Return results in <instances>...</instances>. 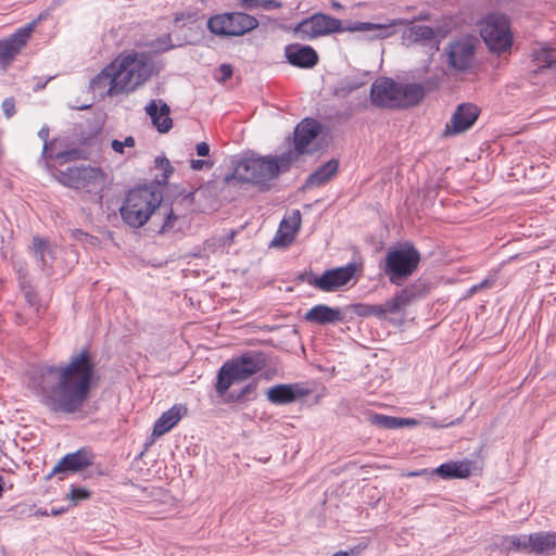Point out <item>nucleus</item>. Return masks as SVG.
<instances>
[{
  "instance_id": "nucleus-1",
  "label": "nucleus",
  "mask_w": 556,
  "mask_h": 556,
  "mask_svg": "<svg viewBox=\"0 0 556 556\" xmlns=\"http://www.w3.org/2000/svg\"><path fill=\"white\" fill-rule=\"evenodd\" d=\"M94 382V364L86 350L72 356L65 366L42 368L33 381L48 408L66 414L81 409Z\"/></svg>"
},
{
  "instance_id": "nucleus-16",
  "label": "nucleus",
  "mask_w": 556,
  "mask_h": 556,
  "mask_svg": "<svg viewBox=\"0 0 556 556\" xmlns=\"http://www.w3.org/2000/svg\"><path fill=\"white\" fill-rule=\"evenodd\" d=\"M36 23L33 22L18 29L9 39L0 41V63L5 67L25 47L30 35L35 29Z\"/></svg>"
},
{
  "instance_id": "nucleus-9",
  "label": "nucleus",
  "mask_w": 556,
  "mask_h": 556,
  "mask_svg": "<svg viewBox=\"0 0 556 556\" xmlns=\"http://www.w3.org/2000/svg\"><path fill=\"white\" fill-rule=\"evenodd\" d=\"M56 179L64 186L98 193L103 190L108 175L100 167L73 166L66 169H58Z\"/></svg>"
},
{
  "instance_id": "nucleus-14",
  "label": "nucleus",
  "mask_w": 556,
  "mask_h": 556,
  "mask_svg": "<svg viewBox=\"0 0 556 556\" xmlns=\"http://www.w3.org/2000/svg\"><path fill=\"white\" fill-rule=\"evenodd\" d=\"M479 109L471 103L459 104L453 113L450 122L445 125L443 136H455L468 130L479 116Z\"/></svg>"
},
{
  "instance_id": "nucleus-38",
  "label": "nucleus",
  "mask_w": 556,
  "mask_h": 556,
  "mask_svg": "<svg viewBox=\"0 0 556 556\" xmlns=\"http://www.w3.org/2000/svg\"><path fill=\"white\" fill-rule=\"evenodd\" d=\"M90 495L87 489L73 486L67 494V498L71 500L74 505H77L79 502L88 500Z\"/></svg>"
},
{
  "instance_id": "nucleus-47",
  "label": "nucleus",
  "mask_w": 556,
  "mask_h": 556,
  "mask_svg": "<svg viewBox=\"0 0 556 556\" xmlns=\"http://www.w3.org/2000/svg\"><path fill=\"white\" fill-rule=\"evenodd\" d=\"M261 0H238V4L245 10H254L260 8Z\"/></svg>"
},
{
  "instance_id": "nucleus-15",
  "label": "nucleus",
  "mask_w": 556,
  "mask_h": 556,
  "mask_svg": "<svg viewBox=\"0 0 556 556\" xmlns=\"http://www.w3.org/2000/svg\"><path fill=\"white\" fill-rule=\"evenodd\" d=\"M320 131V125L313 118H304L294 130V150L295 160L300 154L312 153L311 146Z\"/></svg>"
},
{
  "instance_id": "nucleus-23",
  "label": "nucleus",
  "mask_w": 556,
  "mask_h": 556,
  "mask_svg": "<svg viewBox=\"0 0 556 556\" xmlns=\"http://www.w3.org/2000/svg\"><path fill=\"white\" fill-rule=\"evenodd\" d=\"M305 394L306 392L298 384H277L269 388L266 392L267 400L277 405L292 403Z\"/></svg>"
},
{
  "instance_id": "nucleus-27",
  "label": "nucleus",
  "mask_w": 556,
  "mask_h": 556,
  "mask_svg": "<svg viewBox=\"0 0 556 556\" xmlns=\"http://www.w3.org/2000/svg\"><path fill=\"white\" fill-rule=\"evenodd\" d=\"M404 22L402 20H392L387 24H375L368 22H356L352 26L348 28L350 31H376L374 38H388L394 34L391 31V27H395L397 25H403Z\"/></svg>"
},
{
  "instance_id": "nucleus-53",
  "label": "nucleus",
  "mask_w": 556,
  "mask_h": 556,
  "mask_svg": "<svg viewBox=\"0 0 556 556\" xmlns=\"http://www.w3.org/2000/svg\"><path fill=\"white\" fill-rule=\"evenodd\" d=\"M235 235H236V232L231 231L229 235L220 238V240L223 241V244H226V243L230 242Z\"/></svg>"
},
{
  "instance_id": "nucleus-39",
  "label": "nucleus",
  "mask_w": 556,
  "mask_h": 556,
  "mask_svg": "<svg viewBox=\"0 0 556 556\" xmlns=\"http://www.w3.org/2000/svg\"><path fill=\"white\" fill-rule=\"evenodd\" d=\"M164 216V223L160 229V232H166L174 228L175 223L178 219V216L174 214L173 210L166 211L163 213Z\"/></svg>"
},
{
  "instance_id": "nucleus-20",
  "label": "nucleus",
  "mask_w": 556,
  "mask_h": 556,
  "mask_svg": "<svg viewBox=\"0 0 556 556\" xmlns=\"http://www.w3.org/2000/svg\"><path fill=\"white\" fill-rule=\"evenodd\" d=\"M146 113L150 116L152 124L162 132H168L173 127V121L169 117L170 109L162 100H151L146 106Z\"/></svg>"
},
{
  "instance_id": "nucleus-28",
  "label": "nucleus",
  "mask_w": 556,
  "mask_h": 556,
  "mask_svg": "<svg viewBox=\"0 0 556 556\" xmlns=\"http://www.w3.org/2000/svg\"><path fill=\"white\" fill-rule=\"evenodd\" d=\"M529 553L544 554L556 548V533L539 532L528 535Z\"/></svg>"
},
{
  "instance_id": "nucleus-54",
  "label": "nucleus",
  "mask_w": 556,
  "mask_h": 556,
  "mask_svg": "<svg viewBox=\"0 0 556 556\" xmlns=\"http://www.w3.org/2000/svg\"><path fill=\"white\" fill-rule=\"evenodd\" d=\"M39 136L42 138V139H46L48 137V130H45V129H41L39 131Z\"/></svg>"
},
{
  "instance_id": "nucleus-6",
  "label": "nucleus",
  "mask_w": 556,
  "mask_h": 556,
  "mask_svg": "<svg viewBox=\"0 0 556 556\" xmlns=\"http://www.w3.org/2000/svg\"><path fill=\"white\" fill-rule=\"evenodd\" d=\"M161 204V197L150 188L129 191L119 208L123 220L134 228L143 226Z\"/></svg>"
},
{
  "instance_id": "nucleus-37",
  "label": "nucleus",
  "mask_w": 556,
  "mask_h": 556,
  "mask_svg": "<svg viewBox=\"0 0 556 556\" xmlns=\"http://www.w3.org/2000/svg\"><path fill=\"white\" fill-rule=\"evenodd\" d=\"M374 425L379 426L383 429H399L401 428L400 417L387 416V415H372L370 418Z\"/></svg>"
},
{
  "instance_id": "nucleus-33",
  "label": "nucleus",
  "mask_w": 556,
  "mask_h": 556,
  "mask_svg": "<svg viewBox=\"0 0 556 556\" xmlns=\"http://www.w3.org/2000/svg\"><path fill=\"white\" fill-rule=\"evenodd\" d=\"M404 37L406 40L414 42L428 41L433 39L434 31L427 25H414L406 30Z\"/></svg>"
},
{
  "instance_id": "nucleus-3",
  "label": "nucleus",
  "mask_w": 556,
  "mask_h": 556,
  "mask_svg": "<svg viewBox=\"0 0 556 556\" xmlns=\"http://www.w3.org/2000/svg\"><path fill=\"white\" fill-rule=\"evenodd\" d=\"M111 66L119 94L134 92L149 80L154 70L151 58L140 52L121 53L111 62Z\"/></svg>"
},
{
  "instance_id": "nucleus-46",
  "label": "nucleus",
  "mask_w": 556,
  "mask_h": 556,
  "mask_svg": "<svg viewBox=\"0 0 556 556\" xmlns=\"http://www.w3.org/2000/svg\"><path fill=\"white\" fill-rule=\"evenodd\" d=\"M366 546H356L351 548L350 551H340L334 553L332 556H358L359 553L365 548Z\"/></svg>"
},
{
  "instance_id": "nucleus-5",
  "label": "nucleus",
  "mask_w": 556,
  "mask_h": 556,
  "mask_svg": "<svg viewBox=\"0 0 556 556\" xmlns=\"http://www.w3.org/2000/svg\"><path fill=\"white\" fill-rule=\"evenodd\" d=\"M425 97L419 84H399L391 78H378L370 88V101L386 109L408 108L418 104Z\"/></svg>"
},
{
  "instance_id": "nucleus-31",
  "label": "nucleus",
  "mask_w": 556,
  "mask_h": 556,
  "mask_svg": "<svg viewBox=\"0 0 556 556\" xmlns=\"http://www.w3.org/2000/svg\"><path fill=\"white\" fill-rule=\"evenodd\" d=\"M35 261L40 265L42 270L50 267L53 260V251L47 240L40 237H34L30 247Z\"/></svg>"
},
{
  "instance_id": "nucleus-10",
  "label": "nucleus",
  "mask_w": 556,
  "mask_h": 556,
  "mask_svg": "<svg viewBox=\"0 0 556 556\" xmlns=\"http://www.w3.org/2000/svg\"><path fill=\"white\" fill-rule=\"evenodd\" d=\"M480 35L495 52L507 50L513 42L508 20L500 14H490L481 22Z\"/></svg>"
},
{
  "instance_id": "nucleus-26",
  "label": "nucleus",
  "mask_w": 556,
  "mask_h": 556,
  "mask_svg": "<svg viewBox=\"0 0 556 556\" xmlns=\"http://www.w3.org/2000/svg\"><path fill=\"white\" fill-rule=\"evenodd\" d=\"M231 37H240L251 33L258 26V20L244 12H230Z\"/></svg>"
},
{
  "instance_id": "nucleus-11",
  "label": "nucleus",
  "mask_w": 556,
  "mask_h": 556,
  "mask_svg": "<svg viewBox=\"0 0 556 556\" xmlns=\"http://www.w3.org/2000/svg\"><path fill=\"white\" fill-rule=\"evenodd\" d=\"M340 20L323 13H315L303 20L293 28V34L301 40H312L317 37L342 31Z\"/></svg>"
},
{
  "instance_id": "nucleus-51",
  "label": "nucleus",
  "mask_w": 556,
  "mask_h": 556,
  "mask_svg": "<svg viewBox=\"0 0 556 556\" xmlns=\"http://www.w3.org/2000/svg\"><path fill=\"white\" fill-rule=\"evenodd\" d=\"M427 473H428L427 469H420L417 471L404 472V473H402V476H404V477H420V476H425Z\"/></svg>"
},
{
  "instance_id": "nucleus-22",
  "label": "nucleus",
  "mask_w": 556,
  "mask_h": 556,
  "mask_svg": "<svg viewBox=\"0 0 556 556\" xmlns=\"http://www.w3.org/2000/svg\"><path fill=\"white\" fill-rule=\"evenodd\" d=\"M115 81L113 67L110 63L90 81V89L101 98L116 97L119 96V92L116 90Z\"/></svg>"
},
{
  "instance_id": "nucleus-24",
  "label": "nucleus",
  "mask_w": 556,
  "mask_h": 556,
  "mask_svg": "<svg viewBox=\"0 0 556 556\" xmlns=\"http://www.w3.org/2000/svg\"><path fill=\"white\" fill-rule=\"evenodd\" d=\"M304 318L309 323L326 325L341 321L343 319V314L339 307H330L325 304H318L307 311Z\"/></svg>"
},
{
  "instance_id": "nucleus-2",
  "label": "nucleus",
  "mask_w": 556,
  "mask_h": 556,
  "mask_svg": "<svg viewBox=\"0 0 556 556\" xmlns=\"http://www.w3.org/2000/svg\"><path fill=\"white\" fill-rule=\"evenodd\" d=\"M295 161L293 152H286L279 156H251L241 160L235 176L241 180L260 187H266L269 181L287 172Z\"/></svg>"
},
{
  "instance_id": "nucleus-25",
  "label": "nucleus",
  "mask_w": 556,
  "mask_h": 556,
  "mask_svg": "<svg viewBox=\"0 0 556 556\" xmlns=\"http://www.w3.org/2000/svg\"><path fill=\"white\" fill-rule=\"evenodd\" d=\"M472 463L468 459L450 462L440 465L431 475L435 473L442 479H465L471 473Z\"/></svg>"
},
{
  "instance_id": "nucleus-48",
  "label": "nucleus",
  "mask_w": 556,
  "mask_h": 556,
  "mask_svg": "<svg viewBox=\"0 0 556 556\" xmlns=\"http://www.w3.org/2000/svg\"><path fill=\"white\" fill-rule=\"evenodd\" d=\"M260 7L265 10L279 9L281 3L278 0H261Z\"/></svg>"
},
{
  "instance_id": "nucleus-32",
  "label": "nucleus",
  "mask_w": 556,
  "mask_h": 556,
  "mask_svg": "<svg viewBox=\"0 0 556 556\" xmlns=\"http://www.w3.org/2000/svg\"><path fill=\"white\" fill-rule=\"evenodd\" d=\"M230 13L216 14L208 18L207 28L217 36L231 37Z\"/></svg>"
},
{
  "instance_id": "nucleus-56",
  "label": "nucleus",
  "mask_w": 556,
  "mask_h": 556,
  "mask_svg": "<svg viewBox=\"0 0 556 556\" xmlns=\"http://www.w3.org/2000/svg\"><path fill=\"white\" fill-rule=\"evenodd\" d=\"M62 511H63V510H52V513H51V514L55 516V515H59V514H60V513H62Z\"/></svg>"
},
{
  "instance_id": "nucleus-34",
  "label": "nucleus",
  "mask_w": 556,
  "mask_h": 556,
  "mask_svg": "<svg viewBox=\"0 0 556 556\" xmlns=\"http://www.w3.org/2000/svg\"><path fill=\"white\" fill-rule=\"evenodd\" d=\"M534 61L540 68L551 67L556 63L555 51L547 47H540L533 51Z\"/></svg>"
},
{
  "instance_id": "nucleus-8",
  "label": "nucleus",
  "mask_w": 556,
  "mask_h": 556,
  "mask_svg": "<svg viewBox=\"0 0 556 556\" xmlns=\"http://www.w3.org/2000/svg\"><path fill=\"white\" fill-rule=\"evenodd\" d=\"M419 262L420 254L413 245L401 244L387 252L382 269L391 283L400 286L416 271Z\"/></svg>"
},
{
  "instance_id": "nucleus-30",
  "label": "nucleus",
  "mask_w": 556,
  "mask_h": 556,
  "mask_svg": "<svg viewBox=\"0 0 556 556\" xmlns=\"http://www.w3.org/2000/svg\"><path fill=\"white\" fill-rule=\"evenodd\" d=\"M415 298L416 292L414 287H407L405 289H402L393 298L389 299L383 303L386 313L397 314L402 312L406 306H408L414 301Z\"/></svg>"
},
{
  "instance_id": "nucleus-55",
  "label": "nucleus",
  "mask_w": 556,
  "mask_h": 556,
  "mask_svg": "<svg viewBox=\"0 0 556 556\" xmlns=\"http://www.w3.org/2000/svg\"><path fill=\"white\" fill-rule=\"evenodd\" d=\"M3 484H4L3 477L0 475V496L2 495V492H3Z\"/></svg>"
},
{
  "instance_id": "nucleus-13",
  "label": "nucleus",
  "mask_w": 556,
  "mask_h": 556,
  "mask_svg": "<svg viewBox=\"0 0 556 556\" xmlns=\"http://www.w3.org/2000/svg\"><path fill=\"white\" fill-rule=\"evenodd\" d=\"M450 66L458 72L469 70L475 59V40L470 37L451 42L445 49Z\"/></svg>"
},
{
  "instance_id": "nucleus-29",
  "label": "nucleus",
  "mask_w": 556,
  "mask_h": 556,
  "mask_svg": "<svg viewBox=\"0 0 556 556\" xmlns=\"http://www.w3.org/2000/svg\"><path fill=\"white\" fill-rule=\"evenodd\" d=\"M339 163L336 160H330L326 164L319 166L312 173L307 180V188H317L328 182L338 172Z\"/></svg>"
},
{
  "instance_id": "nucleus-44",
  "label": "nucleus",
  "mask_w": 556,
  "mask_h": 556,
  "mask_svg": "<svg viewBox=\"0 0 556 556\" xmlns=\"http://www.w3.org/2000/svg\"><path fill=\"white\" fill-rule=\"evenodd\" d=\"M256 389V384L255 383H249L247 384L236 396L233 394H231L230 396L232 399H236V400H243L247 397V395L253 393Z\"/></svg>"
},
{
  "instance_id": "nucleus-17",
  "label": "nucleus",
  "mask_w": 556,
  "mask_h": 556,
  "mask_svg": "<svg viewBox=\"0 0 556 556\" xmlns=\"http://www.w3.org/2000/svg\"><path fill=\"white\" fill-rule=\"evenodd\" d=\"M93 459L94 455L90 448H80L60 459V462L53 467L52 473L56 475L62 472L81 471L92 465Z\"/></svg>"
},
{
  "instance_id": "nucleus-19",
  "label": "nucleus",
  "mask_w": 556,
  "mask_h": 556,
  "mask_svg": "<svg viewBox=\"0 0 556 556\" xmlns=\"http://www.w3.org/2000/svg\"><path fill=\"white\" fill-rule=\"evenodd\" d=\"M286 58L290 64L305 68L313 67L318 62L317 52L312 47L300 43L287 46Z\"/></svg>"
},
{
  "instance_id": "nucleus-12",
  "label": "nucleus",
  "mask_w": 556,
  "mask_h": 556,
  "mask_svg": "<svg viewBox=\"0 0 556 556\" xmlns=\"http://www.w3.org/2000/svg\"><path fill=\"white\" fill-rule=\"evenodd\" d=\"M359 266L350 263L346 266L326 270L321 276L308 280V283L324 292H332L356 278Z\"/></svg>"
},
{
  "instance_id": "nucleus-40",
  "label": "nucleus",
  "mask_w": 556,
  "mask_h": 556,
  "mask_svg": "<svg viewBox=\"0 0 556 556\" xmlns=\"http://www.w3.org/2000/svg\"><path fill=\"white\" fill-rule=\"evenodd\" d=\"M111 147L112 149L116 152V153H119V154H123L124 153V148L127 147V148H132L135 147V138L131 137V136H128L125 138L124 141H121V140H113L112 143H111Z\"/></svg>"
},
{
  "instance_id": "nucleus-52",
  "label": "nucleus",
  "mask_w": 556,
  "mask_h": 556,
  "mask_svg": "<svg viewBox=\"0 0 556 556\" xmlns=\"http://www.w3.org/2000/svg\"><path fill=\"white\" fill-rule=\"evenodd\" d=\"M490 286L489 281L488 280H484L483 282L479 283V285H476L473 286L471 289H470V292L471 293H475L481 289H483L484 287H488Z\"/></svg>"
},
{
  "instance_id": "nucleus-43",
  "label": "nucleus",
  "mask_w": 556,
  "mask_h": 556,
  "mask_svg": "<svg viewBox=\"0 0 556 556\" xmlns=\"http://www.w3.org/2000/svg\"><path fill=\"white\" fill-rule=\"evenodd\" d=\"M2 109H3V112L5 114V116L8 118H10L11 116H13V114L15 113V103H14V100L12 98H7L3 102H2Z\"/></svg>"
},
{
  "instance_id": "nucleus-4",
  "label": "nucleus",
  "mask_w": 556,
  "mask_h": 556,
  "mask_svg": "<svg viewBox=\"0 0 556 556\" xmlns=\"http://www.w3.org/2000/svg\"><path fill=\"white\" fill-rule=\"evenodd\" d=\"M111 66L119 94L134 92L149 80L154 70L151 58L140 52L121 53L111 62Z\"/></svg>"
},
{
  "instance_id": "nucleus-41",
  "label": "nucleus",
  "mask_w": 556,
  "mask_h": 556,
  "mask_svg": "<svg viewBox=\"0 0 556 556\" xmlns=\"http://www.w3.org/2000/svg\"><path fill=\"white\" fill-rule=\"evenodd\" d=\"M155 163L160 168L164 170V179L168 178L173 170L169 161L165 157H156Z\"/></svg>"
},
{
  "instance_id": "nucleus-49",
  "label": "nucleus",
  "mask_w": 556,
  "mask_h": 556,
  "mask_svg": "<svg viewBox=\"0 0 556 556\" xmlns=\"http://www.w3.org/2000/svg\"><path fill=\"white\" fill-rule=\"evenodd\" d=\"M199 156H207L210 154V146L206 142H200L195 147Z\"/></svg>"
},
{
  "instance_id": "nucleus-42",
  "label": "nucleus",
  "mask_w": 556,
  "mask_h": 556,
  "mask_svg": "<svg viewBox=\"0 0 556 556\" xmlns=\"http://www.w3.org/2000/svg\"><path fill=\"white\" fill-rule=\"evenodd\" d=\"M218 72L220 76L217 77V80L219 81H226L232 76V67L229 64H222L218 68Z\"/></svg>"
},
{
  "instance_id": "nucleus-7",
  "label": "nucleus",
  "mask_w": 556,
  "mask_h": 556,
  "mask_svg": "<svg viewBox=\"0 0 556 556\" xmlns=\"http://www.w3.org/2000/svg\"><path fill=\"white\" fill-rule=\"evenodd\" d=\"M265 365L266 363L262 354L242 355L224 363L217 376V393L225 395L232 384L248 380L262 370Z\"/></svg>"
},
{
  "instance_id": "nucleus-35",
  "label": "nucleus",
  "mask_w": 556,
  "mask_h": 556,
  "mask_svg": "<svg viewBox=\"0 0 556 556\" xmlns=\"http://www.w3.org/2000/svg\"><path fill=\"white\" fill-rule=\"evenodd\" d=\"M354 313L358 316H377L384 317L387 315L384 304L371 305V304H357L354 306Z\"/></svg>"
},
{
  "instance_id": "nucleus-45",
  "label": "nucleus",
  "mask_w": 556,
  "mask_h": 556,
  "mask_svg": "<svg viewBox=\"0 0 556 556\" xmlns=\"http://www.w3.org/2000/svg\"><path fill=\"white\" fill-rule=\"evenodd\" d=\"M213 163L205 161V160H192L191 161V168L194 170H201L204 167L205 168H212Z\"/></svg>"
},
{
  "instance_id": "nucleus-21",
  "label": "nucleus",
  "mask_w": 556,
  "mask_h": 556,
  "mask_svg": "<svg viewBox=\"0 0 556 556\" xmlns=\"http://www.w3.org/2000/svg\"><path fill=\"white\" fill-rule=\"evenodd\" d=\"M187 407L182 404H176L164 412L155 421L152 430V438H160L173 429L179 420L187 414Z\"/></svg>"
},
{
  "instance_id": "nucleus-36",
  "label": "nucleus",
  "mask_w": 556,
  "mask_h": 556,
  "mask_svg": "<svg viewBox=\"0 0 556 556\" xmlns=\"http://www.w3.org/2000/svg\"><path fill=\"white\" fill-rule=\"evenodd\" d=\"M503 547L507 551H525L529 553L528 535L506 536L503 539Z\"/></svg>"
},
{
  "instance_id": "nucleus-57",
  "label": "nucleus",
  "mask_w": 556,
  "mask_h": 556,
  "mask_svg": "<svg viewBox=\"0 0 556 556\" xmlns=\"http://www.w3.org/2000/svg\"><path fill=\"white\" fill-rule=\"evenodd\" d=\"M333 8H341V4L338 2H333Z\"/></svg>"
},
{
  "instance_id": "nucleus-50",
  "label": "nucleus",
  "mask_w": 556,
  "mask_h": 556,
  "mask_svg": "<svg viewBox=\"0 0 556 556\" xmlns=\"http://www.w3.org/2000/svg\"><path fill=\"white\" fill-rule=\"evenodd\" d=\"M400 421H401V428L415 427L419 424V421L414 418H400Z\"/></svg>"
},
{
  "instance_id": "nucleus-18",
  "label": "nucleus",
  "mask_w": 556,
  "mask_h": 556,
  "mask_svg": "<svg viewBox=\"0 0 556 556\" xmlns=\"http://www.w3.org/2000/svg\"><path fill=\"white\" fill-rule=\"evenodd\" d=\"M301 226V213L299 210H293L286 216L278 228L275 238L271 241L273 247H287L293 242L296 232Z\"/></svg>"
}]
</instances>
